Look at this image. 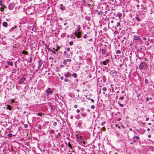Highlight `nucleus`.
Returning <instances> with one entry per match:
<instances>
[{
	"label": "nucleus",
	"mask_w": 154,
	"mask_h": 154,
	"mask_svg": "<svg viewBox=\"0 0 154 154\" xmlns=\"http://www.w3.org/2000/svg\"><path fill=\"white\" fill-rule=\"evenodd\" d=\"M109 11V9H108L106 11H105V13L106 14H107L108 15V12Z\"/></svg>",
	"instance_id": "4c0bfd02"
},
{
	"label": "nucleus",
	"mask_w": 154,
	"mask_h": 154,
	"mask_svg": "<svg viewBox=\"0 0 154 154\" xmlns=\"http://www.w3.org/2000/svg\"><path fill=\"white\" fill-rule=\"evenodd\" d=\"M70 37L72 39H74L75 38V37L74 36V35H70Z\"/></svg>",
	"instance_id": "a18cd8bd"
},
{
	"label": "nucleus",
	"mask_w": 154,
	"mask_h": 154,
	"mask_svg": "<svg viewBox=\"0 0 154 154\" xmlns=\"http://www.w3.org/2000/svg\"><path fill=\"white\" fill-rule=\"evenodd\" d=\"M4 7H2L0 8V10L2 12H3L4 10Z\"/></svg>",
	"instance_id": "2f4dec72"
},
{
	"label": "nucleus",
	"mask_w": 154,
	"mask_h": 154,
	"mask_svg": "<svg viewBox=\"0 0 154 154\" xmlns=\"http://www.w3.org/2000/svg\"><path fill=\"white\" fill-rule=\"evenodd\" d=\"M6 62L7 63V64L9 66H12L13 65V63L12 62H11L10 61H7Z\"/></svg>",
	"instance_id": "2eb2a0df"
},
{
	"label": "nucleus",
	"mask_w": 154,
	"mask_h": 154,
	"mask_svg": "<svg viewBox=\"0 0 154 154\" xmlns=\"http://www.w3.org/2000/svg\"><path fill=\"white\" fill-rule=\"evenodd\" d=\"M121 37L122 38H123V39H126V37L125 36H124L123 37V36H121Z\"/></svg>",
	"instance_id": "bf43d9fd"
},
{
	"label": "nucleus",
	"mask_w": 154,
	"mask_h": 154,
	"mask_svg": "<svg viewBox=\"0 0 154 154\" xmlns=\"http://www.w3.org/2000/svg\"><path fill=\"white\" fill-rule=\"evenodd\" d=\"M135 18L137 19L138 23H139L141 21V20L140 19V18L138 17L137 15L136 17H135Z\"/></svg>",
	"instance_id": "a211bd4d"
},
{
	"label": "nucleus",
	"mask_w": 154,
	"mask_h": 154,
	"mask_svg": "<svg viewBox=\"0 0 154 154\" xmlns=\"http://www.w3.org/2000/svg\"><path fill=\"white\" fill-rule=\"evenodd\" d=\"M80 114H81V116L82 117H84L86 115V114L85 113H81Z\"/></svg>",
	"instance_id": "f704fd0d"
},
{
	"label": "nucleus",
	"mask_w": 154,
	"mask_h": 154,
	"mask_svg": "<svg viewBox=\"0 0 154 154\" xmlns=\"http://www.w3.org/2000/svg\"><path fill=\"white\" fill-rule=\"evenodd\" d=\"M109 61V60L108 59H106L104 61L103 63L102 64H103L104 65H106Z\"/></svg>",
	"instance_id": "1a4fd4ad"
},
{
	"label": "nucleus",
	"mask_w": 154,
	"mask_h": 154,
	"mask_svg": "<svg viewBox=\"0 0 154 154\" xmlns=\"http://www.w3.org/2000/svg\"><path fill=\"white\" fill-rule=\"evenodd\" d=\"M2 0H0V5L2 7H6L2 3Z\"/></svg>",
	"instance_id": "393cba45"
},
{
	"label": "nucleus",
	"mask_w": 154,
	"mask_h": 154,
	"mask_svg": "<svg viewBox=\"0 0 154 154\" xmlns=\"http://www.w3.org/2000/svg\"><path fill=\"white\" fill-rule=\"evenodd\" d=\"M65 49H66V51H68V52H69L70 51V48H65Z\"/></svg>",
	"instance_id": "37998d69"
},
{
	"label": "nucleus",
	"mask_w": 154,
	"mask_h": 154,
	"mask_svg": "<svg viewBox=\"0 0 154 154\" xmlns=\"http://www.w3.org/2000/svg\"><path fill=\"white\" fill-rule=\"evenodd\" d=\"M15 31L16 35L18 36V37L19 38L22 37V32L21 31V29H16Z\"/></svg>",
	"instance_id": "f03ea898"
},
{
	"label": "nucleus",
	"mask_w": 154,
	"mask_h": 154,
	"mask_svg": "<svg viewBox=\"0 0 154 154\" xmlns=\"http://www.w3.org/2000/svg\"><path fill=\"white\" fill-rule=\"evenodd\" d=\"M77 107V105H75L74 106V107L75 108H76Z\"/></svg>",
	"instance_id": "338daca9"
},
{
	"label": "nucleus",
	"mask_w": 154,
	"mask_h": 154,
	"mask_svg": "<svg viewBox=\"0 0 154 154\" xmlns=\"http://www.w3.org/2000/svg\"><path fill=\"white\" fill-rule=\"evenodd\" d=\"M66 60L67 62H70L71 61V60L70 59H67Z\"/></svg>",
	"instance_id": "13d9d810"
},
{
	"label": "nucleus",
	"mask_w": 154,
	"mask_h": 154,
	"mask_svg": "<svg viewBox=\"0 0 154 154\" xmlns=\"http://www.w3.org/2000/svg\"><path fill=\"white\" fill-rule=\"evenodd\" d=\"M68 146L70 148V149H72V146L71 145V144L70 143V142H69L68 143Z\"/></svg>",
	"instance_id": "c756f323"
},
{
	"label": "nucleus",
	"mask_w": 154,
	"mask_h": 154,
	"mask_svg": "<svg viewBox=\"0 0 154 154\" xmlns=\"http://www.w3.org/2000/svg\"><path fill=\"white\" fill-rule=\"evenodd\" d=\"M106 123V122H103L102 123H101V125L103 126H104V124H105Z\"/></svg>",
	"instance_id": "680f3d73"
},
{
	"label": "nucleus",
	"mask_w": 154,
	"mask_h": 154,
	"mask_svg": "<svg viewBox=\"0 0 154 154\" xmlns=\"http://www.w3.org/2000/svg\"><path fill=\"white\" fill-rule=\"evenodd\" d=\"M81 125H82V123L81 122H79L78 124V125L79 127H80L81 126Z\"/></svg>",
	"instance_id": "49530a36"
},
{
	"label": "nucleus",
	"mask_w": 154,
	"mask_h": 154,
	"mask_svg": "<svg viewBox=\"0 0 154 154\" xmlns=\"http://www.w3.org/2000/svg\"><path fill=\"white\" fill-rule=\"evenodd\" d=\"M66 8L64 6H63L62 4L60 5V9L62 10H65Z\"/></svg>",
	"instance_id": "6ab92c4d"
},
{
	"label": "nucleus",
	"mask_w": 154,
	"mask_h": 154,
	"mask_svg": "<svg viewBox=\"0 0 154 154\" xmlns=\"http://www.w3.org/2000/svg\"><path fill=\"white\" fill-rule=\"evenodd\" d=\"M32 58L31 57H30V59H29V60L27 62L28 63H31L32 62Z\"/></svg>",
	"instance_id": "a878e982"
},
{
	"label": "nucleus",
	"mask_w": 154,
	"mask_h": 154,
	"mask_svg": "<svg viewBox=\"0 0 154 154\" xmlns=\"http://www.w3.org/2000/svg\"><path fill=\"white\" fill-rule=\"evenodd\" d=\"M14 8L13 4L11 3L9 4L8 6V8L10 10H12Z\"/></svg>",
	"instance_id": "9d476101"
},
{
	"label": "nucleus",
	"mask_w": 154,
	"mask_h": 154,
	"mask_svg": "<svg viewBox=\"0 0 154 154\" xmlns=\"http://www.w3.org/2000/svg\"><path fill=\"white\" fill-rule=\"evenodd\" d=\"M103 12L101 11H100L98 12L97 13V15H99L100 14L102 15L103 14Z\"/></svg>",
	"instance_id": "e433bc0d"
},
{
	"label": "nucleus",
	"mask_w": 154,
	"mask_h": 154,
	"mask_svg": "<svg viewBox=\"0 0 154 154\" xmlns=\"http://www.w3.org/2000/svg\"><path fill=\"white\" fill-rule=\"evenodd\" d=\"M121 53V52L120 50H117L116 51V53L118 54H120Z\"/></svg>",
	"instance_id": "72a5a7b5"
},
{
	"label": "nucleus",
	"mask_w": 154,
	"mask_h": 154,
	"mask_svg": "<svg viewBox=\"0 0 154 154\" xmlns=\"http://www.w3.org/2000/svg\"><path fill=\"white\" fill-rule=\"evenodd\" d=\"M42 63H43L42 60H40L39 62L38 68L39 69L40 68H41V67Z\"/></svg>",
	"instance_id": "ddd939ff"
},
{
	"label": "nucleus",
	"mask_w": 154,
	"mask_h": 154,
	"mask_svg": "<svg viewBox=\"0 0 154 154\" xmlns=\"http://www.w3.org/2000/svg\"><path fill=\"white\" fill-rule=\"evenodd\" d=\"M102 52L103 54H106V55L107 56H108L109 55V54H106V50H105L104 49H102Z\"/></svg>",
	"instance_id": "dca6fc26"
},
{
	"label": "nucleus",
	"mask_w": 154,
	"mask_h": 154,
	"mask_svg": "<svg viewBox=\"0 0 154 154\" xmlns=\"http://www.w3.org/2000/svg\"><path fill=\"white\" fill-rule=\"evenodd\" d=\"M143 48L144 47L142 46L141 47H140L139 48V49H140V50H142L143 49H144Z\"/></svg>",
	"instance_id": "052dcab7"
},
{
	"label": "nucleus",
	"mask_w": 154,
	"mask_h": 154,
	"mask_svg": "<svg viewBox=\"0 0 154 154\" xmlns=\"http://www.w3.org/2000/svg\"><path fill=\"white\" fill-rule=\"evenodd\" d=\"M145 83L146 84L149 83V81L148 79H146L145 80Z\"/></svg>",
	"instance_id": "7c9ffc66"
},
{
	"label": "nucleus",
	"mask_w": 154,
	"mask_h": 154,
	"mask_svg": "<svg viewBox=\"0 0 154 154\" xmlns=\"http://www.w3.org/2000/svg\"><path fill=\"white\" fill-rule=\"evenodd\" d=\"M140 38L139 37H134V41L140 40Z\"/></svg>",
	"instance_id": "aec40b11"
},
{
	"label": "nucleus",
	"mask_w": 154,
	"mask_h": 154,
	"mask_svg": "<svg viewBox=\"0 0 154 154\" xmlns=\"http://www.w3.org/2000/svg\"><path fill=\"white\" fill-rule=\"evenodd\" d=\"M72 76H73L75 78H76L77 77V74L76 73H73L72 74Z\"/></svg>",
	"instance_id": "b1692460"
},
{
	"label": "nucleus",
	"mask_w": 154,
	"mask_h": 154,
	"mask_svg": "<svg viewBox=\"0 0 154 154\" xmlns=\"http://www.w3.org/2000/svg\"><path fill=\"white\" fill-rule=\"evenodd\" d=\"M122 14L118 12L117 13L118 16L119 17H120L122 16Z\"/></svg>",
	"instance_id": "cd10ccee"
},
{
	"label": "nucleus",
	"mask_w": 154,
	"mask_h": 154,
	"mask_svg": "<svg viewBox=\"0 0 154 154\" xmlns=\"http://www.w3.org/2000/svg\"><path fill=\"white\" fill-rule=\"evenodd\" d=\"M57 125V123L56 122H54L53 123V125L54 126H56Z\"/></svg>",
	"instance_id": "69168bd1"
},
{
	"label": "nucleus",
	"mask_w": 154,
	"mask_h": 154,
	"mask_svg": "<svg viewBox=\"0 0 154 154\" xmlns=\"http://www.w3.org/2000/svg\"><path fill=\"white\" fill-rule=\"evenodd\" d=\"M7 109L9 110H11L12 109V107L11 105H7Z\"/></svg>",
	"instance_id": "5701e85b"
},
{
	"label": "nucleus",
	"mask_w": 154,
	"mask_h": 154,
	"mask_svg": "<svg viewBox=\"0 0 154 154\" xmlns=\"http://www.w3.org/2000/svg\"><path fill=\"white\" fill-rule=\"evenodd\" d=\"M85 110V109L83 107H82L80 108V111L81 112H83Z\"/></svg>",
	"instance_id": "58836bf2"
},
{
	"label": "nucleus",
	"mask_w": 154,
	"mask_h": 154,
	"mask_svg": "<svg viewBox=\"0 0 154 154\" xmlns=\"http://www.w3.org/2000/svg\"><path fill=\"white\" fill-rule=\"evenodd\" d=\"M12 135L11 134H9L7 135L8 137V138H11V137H12Z\"/></svg>",
	"instance_id": "c85d7f7f"
},
{
	"label": "nucleus",
	"mask_w": 154,
	"mask_h": 154,
	"mask_svg": "<svg viewBox=\"0 0 154 154\" xmlns=\"http://www.w3.org/2000/svg\"><path fill=\"white\" fill-rule=\"evenodd\" d=\"M16 26H15L14 27H12L10 29H9V31L10 32H11L14 29V28H15L16 27Z\"/></svg>",
	"instance_id": "473e14b6"
},
{
	"label": "nucleus",
	"mask_w": 154,
	"mask_h": 154,
	"mask_svg": "<svg viewBox=\"0 0 154 154\" xmlns=\"http://www.w3.org/2000/svg\"><path fill=\"white\" fill-rule=\"evenodd\" d=\"M102 90L103 91H106L107 90V89L105 87H104L102 89Z\"/></svg>",
	"instance_id": "79ce46f5"
},
{
	"label": "nucleus",
	"mask_w": 154,
	"mask_h": 154,
	"mask_svg": "<svg viewBox=\"0 0 154 154\" xmlns=\"http://www.w3.org/2000/svg\"><path fill=\"white\" fill-rule=\"evenodd\" d=\"M80 110H79V109H77L76 110V112H77V113H79L80 112Z\"/></svg>",
	"instance_id": "0e129e2a"
},
{
	"label": "nucleus",
	"mask_w": 154,
	"mask_h": 154,
	"mask_svg": "<svg viewBox=\"0 0 154 154\" xmlns=\"http://www.w3.org/2000/svg\"><path fill=\"white\" fill-rule=\"evenodd\" d=\"M112 10H115L114 9H112L111 10L109 9V11L108 12V16H110L112 14H114V13H113V12L112 11Z\"/></svg>",
	"instance_id": "f8f14e48"
},
{
	"label": "nucleus",
	"mask_w": 154,
	"mask_h": 154,
	"mask_svg": "<svg viewBox=\"0 0 154 154\" xmlns=\"http://www.w3.org/2000/svg\"><path fill=\"white\" fill-rule=\"evenodd\" d=\"M148 67L146 63L145 62H141L139 66V68L141 69L146 70Z\"/></svg>",
	"instance_id": "f257e3e1"
},
{
	"label": "nucleus",
	"mask_w": 154,
	"mask_h": 154,
	"mask_svg": "<svg viewBox=\"0 0 154 154\" xmlns=\"http://www.w3.org/2000/svg\"><path fill=\"white\" fill-rule=\"evenodd\" d=\"M80 29L81 27H80V26L79 25L77 29V32H78V33H79V32H82L80 31Z\"/></svg>",
	"instance_id": "412c9836"
},
{
	"label": "nucleus",
	"mask_w": 154,
	"mask_h": 154,
	"mask_svg": "<svg viewBox=\"0 0 154 154\" xmlns=\"http://www.w3.org/2000/svg\"><path fill=\"white\" fill-rule=\"evenodd\" d=\"M38 128L40 130H41L42 129L41 125H39L38 127Z\"/></svg>",
	"instance_id": "3c124183"
},
{
	"label": "nucleus",
	"mask_w": 154,
	"mask_h": 154,
	"mask_svg": "<svg viewBox=\"0 0 154 154\" xmlns=\"http://www.w3.org/2000/svg\"><path fill=\"white\" fill-rule=\"evenodd\" d=\"M76 137L78 140H83L82 137L79 134L76 135Z\"/></svg>",
	"instance_id": "4468645a"
},
{
	"label": "nucleus",
	"mask_w": 154,
	"mask_h": 154,
	"mask_svg": "<svg viewBox=\"0 0 154 154\" xmlns=\"http://www.w3.org/2000/svg\"><path fill=\"white\" fill-rule=\"evenodd\" d=\"M46 93L48 94H50L53 93V91L51 88H48V90L46 91Z\"/></svg>",
	"instance_id": "423d86ee"
},
{
	"label": "nucleus",
	"mask_w": 154,
	"mask_h": 154,
	"mask_svg": "<svg viewBox=\"0 0 154 154\" xmlns=\"http://www.w3.org/2000/svg\"><path fill=\"white\" fill-rule=\"evenodd\" d=\"M124 99V98L123 96L120 97L119 99L118 104L119 105V106L121 107H123L124 106V104L121 103H122V101Z\"/></svg>",
	"instance_id": "7ed1b4c3"
},
{
	"label": "nucleus",
	"mask_w": 154,
	"mask_h": 154,
	"mask_svg": "<svg viewBox=\"0 0 154 154\" xmlns=\"http://www.w3.org/2000/svg\"><path fill=\"white\" fill-rule=\"evenodd\" d=\"M3 26L5 27H7L8 26V24L7 22H4L2 23Z\"/></svg>",
	"instance_id": "9b49d317"
},
{
	"label": "nucleus",
	"mask_w": 154,
	"mask_h": 154,
	"mask_svg": "<svg viewBox=\"0 0 154 154\" xmlns=\"http://www.w3.org/2000/svg\"><path fill=\"white\" fill-rule=\"evenodd\" d=\"M71 75V74L69 72H68L66 74H64L65 77L66 78L70 77Z\"/></svg>",
	"instance_id": "0eeeda50"
},
{
	"label": "nucleus",
	"mask_w": 154,
	"mask_h": 154,
	"mask_svg": "<svg viewBox=\"0 0 154 154\" xmlns=\"http://www.w3.org/2000/svg\"><path fill=\"white\" fill-rule=\"evenodd\" d=\"M52 51L53 53L54 54H57V52L54 51Z\"/></svg>",
	"instance_id": "4d7b16f0"
},
{
	"label": "nucleus",
	"mask_w": 154,
	"mask_h": 154,
	"mask_svg": "<svg viewBox=\"0 0 154 154\" xmlns=\"http://www.w3.org/2000/svg\"><path fill=\"white\" fill-rule=\"evenodd\" d=\"M50 107H51V109L52 110H55V108H56L54 106H50Z\"/></svg>",
	"instance_id": "ea45409f"
},
{
	"label": "nucleus",
	"mask_w": 154,
	"mask_h": 154,
	"mask_svg": "<svg viewBox=\"0 0 154 154\" xmlns=\"http://www.w3.org/2000/svg\"><path fill=\"white\" fill-rule=\"evenodd\" d=\"M26 79L25 78L22 77L20 78L19 80V83L20 84L23 83L24 82V81Z\"/></svg>",
	"instance_id": "39448f33"
},
{
	"label": "nucleus",
	"mask_w": 154,
	"mask_h": 154,
	"mask_svg": "<svg viewBox=\"0 0 154 154\" xmlns=\"http://www.w3.org/2000/svg\"><path fill=\"white\" fill-rule=\"evenodd\" d=\"M133 139L134 142H136V141H137L140 138L139 137L135 136L133 138Z\"/></svg>",
	"instance_id": "6e6552de"
},
{
	"label": "nucleus",
	"mask_w": 154,
	"mask_h": 154,
	"mask_svg": "<svg viewBox=\"0 0 154 154\" xmlns=\"http://www.w3.org/2000/svg\"><path fill=\"white\" fill-rule=\"evenodd\" d=\"M54 131L52 129H50L49 131V133H50V134H53L54 133Z\"/></svg>",
	"instance_id": "4be33fe9"
},
{
	"label": "nucleus",
	"mask_w": 154,
	"mask_h": 154,
	"mask_svg": "<svg viewBox=\"0 0 154 154\" xmlns=\"http://www.w3.org/2000/svg\"><path fill=\"white\" fill-rule=\"evenodd\" d=\"M115 126L116 127H118V129H120V126H118V124L115 125Z\"/></svg>",
	"instance_id": "5fc2aeb1"
},
{
	"label": "nucleus",
	"mask_w": 154,
	"mask_h": 154,
	"mask_svg": "<svg viewBox=\"0 0 154 154\" xmlns=\"http://www.w3.org/2000/svg\"><path fill=\"white\" fill-rule=\"evenodd\" d=\"M37 115L40 116H41L42 115H43V114L42 113H38Z\"/></svg>",
	"instance_id": "6e6d98bb"
},
{
	"label": "nucleus",
	"mask_w": 154,
	"mask_h": 154,
	"mask_svg": "<svg viewBox=\"0 0 154 154\" xmlns=\"http://www.w3.org/2000/svg\"><path fill=\"white\" fill-rule=\"evenodd\" d=\"M121 120V119L120 118H119L118 119H117V121H120Z\"/></svg>",
	"instance_id": "e2e57ef3"
},
{
	"label": "nucleus",
	"mask_w": 154,
	"mask_h": 154,
	"mask_svg": "<svg viewBox=\"0 0 154 154\" xmlns=\"http://www.w3.org/2000/svg\"><path fill=\"white\" fill-rule=\"evenodd\" d=\"M88 36L87 34H85L84 35L83 38H87Z\"/></svg>",
	"instance_id": "8fccbe9b"
},
{
	"label": "nucleus",
	"mask_w": 154,
	"mask_h": 154,
	"mask_svg": "<svg viewBox=\"0 0 154 154\" xmlns=\"http://www.w3.org/2000/svg\"><path fill=\"white\" fill-rule=\"evenodd\" d=\"M73 42L72 41H70L69 42V44L70 45H73Z\"/></svg>",
	"instance_id": "a19ab883"
},
{
	"label": "nucleus",
	"mask_w": 154,
	"mask_h": 154,
	"mask_svg": "<svg viewBox=\"0 0 154 154\" xmlns=\"http://www.w3.org/2000/svg\"><path fill=\"white\" fill-rule=\"evenodd\" d=\"M120 26V23L119 22H117V24H116V27L118 28L119 27V26Z\"/></svg>",
	"instance_id": "c9c22d12"
},
{
	"label": "nucleus",
	"mask_w": 154,
	"mask_h": 154,
	"mask_svg": "<svg viewBox=\"0 0 154 154\" xmlns=\"http://www.w3.org/2000/svg\"><path fill=\"white\" fill-rule=\"evenodd\" d=\"M45 46L47 47V48L48 50L49 51H51V50L46 45H45Z\"/></svg>",
	"instance_id": "864d4df0"
},
{
	"label": "nucleus",
	"mask_w": 154,
	"mask_h": 154,
	"mask_svg": "<svg viewBox=\"0 0 154 154\" xmlns=\"http://www.w3.org/2000/svg\"><path fill=\"white\" fill-rule=\"evenodd\" d=\"M64 81L65 82H68L69 83L70 82V80L67 79H64Z\"/></svg>",
	"instance_id": "bb28decb"
},
{
	"label": "nucleus",
	"mask_w": 154,
	"mask_h": 154,
	"mask_svg": "<svg viewBox=\"0 0 154 154\" xmlns=\"http://www.w3.org/2000/svg\"><path fill=\"white\" fill-rule=\"evenodd\" d=\"M67 54V52H66V51H65L64 52V55H65V54Z\"/></svg>",
	"instance_id": "774afa93"
},
{
	"label": "nucleus",
	"mask_w": 154,
	"mask_h": 154,
	"mask_svg": "<svg viewBox=\"0 0 154 154\" xmlns=\"http://www.w3.org/2000/svg\"><path fill=\"white\" fill-rule=\"evenodd\" d=\"M81 33L82 32H79V33H78V32L76 31L74 32V34L75 35V36L77 37L78 38H81V39H82V37L81 36L82 35Z\"/></svg>",
	"instance_id": "20e7f679"
},
{
	"label": "nucleus",
	"mask_w": 154,
	"mask_h": 154,
	"mask_svg": "<svg viewBox=\"0 0 154 154\" xmlns=\"http://www.w3.org/2000/svg\"><path fill=\"white\" fill-rule=\"evenodd\" d=\"M22 53L24 55H28L29 54L27 51L25 50L23 51H22Z\"/></svg>",
	"instance_id": "f3484780"
},
{
	"label": "nucleus",
	"mask_w": 154,
	"mask_h": 154,
	"mask_svg": "<svg viewBox=\"0 0 154 154\" xmlns=\"http://www.w3.org/2000/svg\"><path fill=\"white\" fill-rule=\"evenodd\" d=\"M141 95V94H140V93L138 94L137 95V97L138 98V100H139V96H140Z\"/></svg>",
	"instance_id": "09e8293b"
},
{
	"label": "nucleus",
	"mask_w": 154,
	"mask_h": 154,
	"mask_svg": "<svg viewBox=\"0 0 154 154\" xmlns=\"http://www.w3.org/2000/svg\"><path fill=\"white\" fill-rule=\"evenodd\" d=\"M64 56L67 57V58H68V57H70V55H69L68 54H65V55H64Z\"/></svg>",
	"instance_id": "c03bdc74"
},
{
	"label": "nucleus",
	"mask_w": 154,
	"mask_h": 154,
	"mask_svg": "<svg viewBox=\"0 0 154 154\" xmlns=\"http://www.w3.org/2000/svg\"><path fill=\"white\" fill-rule=\"evenodd\" d=\"M66 60H64L63 62V63L64 64V65H66V64H67V63H66Z\"/></svg>",
	"instance_id": "603ef678"
},
{
	"label": "nucleus",
	"mask_w": 154,
	"mask_h": 154,
	"mask_svg": "<svg viewBox=\"0 0 154 154\" xmlns=\"http://www.w3.org/2000/svg\"><path fill=\"white\" fill-rule=\"evenodd\" d=\"M91 109H94L95 108V106L94 105H92L91 106Z\"/></svg>",
	"instance_id": "de8ad7c7"
}]
</instances>
